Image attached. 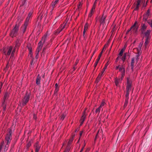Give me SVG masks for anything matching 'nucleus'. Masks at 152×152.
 <instances>
[{"instance_id": "14", "label": "nucleus", "mask_w": 152, "mask_h": 152, "mask_svg": "<svg viewBox=\"0 0 152 152\" xmlns=\"http://www.w3.org/2000/svg\"><path fill=\"white\" fill-rule=\"evenodd\" d=\"M97 0H96L88 16L89 17H91L94 13L95 8V4L96 3Z\"/></svg>"}, {"instance_id": "50", "label": "nucleus", "mask_w": 152, "mask_h": 152, "mask_svg": "<svg viewBox=\"0 0 152 152\" xmlns=\"http://www.w3.org/2000/svg\"><path fill=\"white\" fill-rule=\"evenodd\" d=\"M34 118L35 119H36V118H37L35 116V115H34Z\"/></svg>"}, {"instance_id": "11", "label": "nucleus", "mask_w": 152, "mask_h": 152, "mask_svg": "<svg viewBox=\"0 0 152 152\" xmlns=\"http://www.w3.org/2000/svg\"><path fill=\"white\" fill-rule=\"evenodd\" d=\"M12 49V47L10 46V47H9L7 48V53H6L5 50L4 49L3 50V52H4V54L5 55H7V56H9L10 54L11 53Z\"/></svg>"}, {"instance_id": "33", "label": "nucleus", "mask_w": 152, "mask_h": 152, "mask_svg": "<svg viewBox=\"0 0 152 152\" xmlns=\"http://www.w3.org/2000/svg\"><path fill=\"white\" fill-rule=\"evenodd\" d=\"M101 109V107H99L98 108H97L96 110L95 111V113H98L99 114Z\"/></svg>"}, {"instance_id": "26", "label": "nucleus", "mask_w": 152, "mask_h": 152, "mask_svg": "<svg viewBox=\"0 0 152 152\" xmlns=\"http://www.w3.org/2000/svg\"><path fill=\"white\" fill-rule=\"evenodd\" d=\"M8 93H6L4 94V101L3 103V105H4L5 101L6 100V99H7V97H8Z\"/></svg>"}, {"instance_id": "36", "label": "nucleus", "mask_w": 152, "mask_h": 152, "mask_svg": "<svg viewBox=\"0 0 152 152\" xmlns=\"http://www.w3.org/2000/svg\"><path fill=\"white\" fill-rule=\"evenodd\" d=\"M26 0H22V4L21 5V6L22 5V6H24L25 5V2H26Z\"/></svg>"}, {"instance_id": "42", "label": "nucleus", "mask_w": 152, "mask_h": 152, "mask_svg": "<svg viewBox=\"0 0 152 152\" xmlns=\"http://www.w3.org/2000/svg\"><path fill=\"white\" fill-rule=\"evenodd\" d=\"M121 57H120L119 56V55H118V57H117V58H116V62H117V61H118V60H119V59L120 58H121Z\"/></svg>"}, {"instance_id": "20", "label": "nucleus", "mask_w": 152, "mask_h": 152, "mask_svg": "<svg viewBox=\"0 0 152 152\" xmlns=\"http://www.w3.org/2000/svg\"><path fill=\"white\" fill-rule=\"evenodd\" d=\"M28 23H25L24 25L21 27V31L23 33H24L26 31L27 27L28 25Z\"/></svg>"}, {"instance_id": "58", "label": "nucleus", "mask_w": 152, "mask_h": 152, "mask_svg": "<svg viewBox=\"0 0 152 152\" xmlns=\"http://www.w3.org/2000/svg\"><path fill=\"white\" fill-rule=\"evenodd\" d=\"M1 3L0 1V5L1 4Z\"/></svg>"}, {"instance_id": "28", "label": "nucleus", "mask_w": 152, "mask_h": 152, "mask_svg": "<svg viewBox=\"0 0 152 152\" xmlns=\"http://www.w3.org/2000/svg\"><path fill=\"white\" fill-rule=\"evenodd\" d=\"M34 146L36 148L35 151H39L40 148V146L39 145L38 143H37Z\"/></svg>"}, {"instance_id": "25", "label": "nucleus", "mask_w": 152, "mask_h": 152, "mask_svg": "<svg viewBox=\"0 0 152 152\" xmlns=\"http://www.w3.org/2000/svg\"><path fill=\"white\" fill-rule=\"evenodd\" d=\"M41 80V77L39 76V75H38L36 79V83L37 85L39 84H40V82Z\"/></svg>"}, {"instance_id": "18", "label": "nucleus", "mask_w": 152, "mask_h": 152, "mask_svg": "<svg viewBox=\"0 0 152 152\" xmlns=\"http://www.w3.org/2000/svg\"><path fill=\"white\" fill-rule=\"evenodd\" d=\"M43 43V42H42L41 41L38 44V47L36 50L38 52H39V51L42 48Z\"/></svg>"}, {"instance_id": "31", "label": "nucleus", "mask_w": 152, "mask_h": 152, "mask_svg": "<svg viewBox=\"0 0 152 152\" xmlns=\"http://www.w3.org/2000/svg\"><path fill=\"white\" fill-rule=\"evenodd\" d=\"M70 144L68 143L67 147L65 150H66L67 151H69L70 148Z\"/></svg>"}, {"instance_id": "32", "label": "nucleus", "mask_w": 152, "mask_h": 152, "mask_svg": "<svg viewBox=\"0 0 152 152\" xmlns=\"http://www.w3.org/2000/svg\"><path fill=\"white\" fill-rule=\"evenodd\" d=\"M104 50V48L103 49L102 51V52L100 53V54H99V56H98V58L96 59V60H98V61H99L100 59V58L102 56V53H103V50Z\"/></svg>"}, {"instance_id": "46", "label": "nucleus", "mask_w": 152, "mask_h": 152, "mask_svg": "<svg viewBox=\"0 0 152 152\" xmlns=\"http://www.w3.org/2000/svg\"><path fill=\"white\" fill-rule=\"evenodd\" d=\"M131 30L132 31V29H131V28H130L127 31V32H126V34H128V33H129V31H130Z\"/></svg>"}, {"instance_id": "30", "label": "nucleus", "mask_w": 152, "mask_h": 152, "mask_svg": "<svg viewBox=\"0 0 152 152\" xmlns=\"http://www.w3.org/2000/svg\"><path fill=\"white\" fill-rule=\"evenodd\" d=\"M147 23L151 28H152V20H147Z\"/></svg>"}, {"instance_id": "1", "label": "nucleus", "mask_w": 152, "mask_h": 152, "mask_svg": "<svg viewBox=\"0 0 152 152\" xmlns=\"http://www.w3.org/2000/svg\"><path fill=\"white\" fill-rule=\"evenodd\" d=\"M12 133V131L10 129L9 133L7 134L6 137L5 141H3L1 143L0 145V152H1L3 149L4 152H6L7 150L11 139Z\"/></svg>"}, {"instance_id": "24", "label": "nucleus", "mask_w": 152, "mask_h": 152, "mask_svg": "<svg viewBox=\"0 0 152 152\" xmlns=\"http://www.w3.org/2000/svg\"><path fill=\"white\" fill-rule=\"evenodd\" d=\"M126 49V47H124L121 50L119 54V55L120 57H121L123 55V53L125 51Z\"/></svg>"}, {"instance_id": "53", "label": "nucleus", "mask_w": 152, "mask_h": 152, "mask_svg": "<svg viewBox=\"0 0 152 152\" xmlns=\"http://www.w3.org/2000/svg\"><path fill=\"white\" fill-rule=\"evenodd\" d=\"M98 132H98L97 133V134L96 135V137H95V139H96V138L98 134Z\"/></svg>"}, {"instance_id": "47", "label": "nucleus", "mask_w": 152, "mask_h": 152, "mask_svg": "<svg viewBox=\"0 0 152 152\" xmlns=\"http://www.w3.org/2000/svg\"><path fill=\"white\" fill-rule=\"evenodd\" d=\"M86 30H86L85 29H84V30H83V34H85V33L86 32Z\"/></svg>"}, {"instance_id": "61", "label": "nucleus", "mask_w": 152, "mask_h": 152, "mask_svg": "<svg viewBox=\"0 0 152 152\" xmlns=\"http://www.w3.org/2000/svg\"><path fill=\"white\" fill-rule=\"evenodd\" d=\"M127 104V102H125V104Z\"/></svg>"}, {"instance_id": "7", "label": "nucleus", "mask_w": 152, "mask_h": 152, "mask_svg": "<svg viewBox=\"0 0 152 152\" xmlns=\"http://www.w3.org/2000/svg\"><path fill=\"white\" fill-rule=\"evenodd\" d=\"M137 21H135L133 25L131 27L132 29L131 32L134 33H137V32L138 27L136 26Z\"/></svg>"}, {"instance_id": "23", "label": "nucleus", "mask_w": 152, "mask_h": 152, "mask_svg": "<svg viewBox=\"0 0 152 152\" xmlns=\"http://www.w3.org/2000/svg\"><path fill=\"white\" fill-rule=\"evenodd\" d=\"M58 1L57 0H56L54 2H52V3L51 7L52 8V10H53V8L55 7V5L57 4Z\"/></svg>"}, {"instance_id": "56", "label": "nucleus", "mask_w": 152, "mask_h": 152, "mask_svg": "<svg viewBox=\"0 0 152 152\" xmlns=\"http://www.w3.org/2000/svg\"><path fill=\"white\" fill-rule=\"evenodd\" d=\"M45 48H44L43 49V53L45 51Z\"/></svg>"}, {"instance_id": "40", "label": "nucleus", "mask_w": 152, "mask_h": 152, "mask_svg": "<svg viewBox=\"0 0 152 152\" xmlns=\"http://www.w3.org/2000/svg\"><path fill=\"white\" fill-rule=\"evenodd\" d=\"M73 140V139H70L68 143L70 144H71L72 141Z\"/></svg>"}, {"instance_id": "52", "label": "nucleus", "mask_w": 152, "mask_h": 152, "mask_svg": "<svg viewBox=\"0 0 152 152\" xmlns=\"http://www.w3.org/2000/svg\"><path fill=\"white\" fill-rule=\"evenodd\" d=\"M82 134H83V132H81L80 133V136H81Z\"/></svg>"}, {"instance_id": "13", "label": "nucleus", "mask_w": 152, "mask_h": 152, "mask_svg": "<svg viewBox=\"0 0 152 152\" xmlns=\"http://www.w3.org/2000/svg\"><path fill=\"white\" fill-rule=\"evenodd\" d=\"M18 30V27H17L16 26L12 31L10 34V36L12 37L15 36L17 33Z\"/></svg>"}, {"instance_id": "10", "label": "nucleus", "mask_w": 152, "mask_h": 152, "mask_svg": "<svg viewBox=\"0 0 152 152\" xmlns=\"http://www.w3.org/2000/svg\"><path fill=\"white\" fill-rule=\"evenodd\" d=\"M32 10H31L29 12L28 16L26 18V21L25 22V23H27L28 24L29 21L31 20V19L32 16Z\"/></svg>"}, {"instance_id": "44", "label": "nucleus", "mask_w": 152, "mask_h": 152, "mask_svg": "<svg viewBox=\"0 0 152 152\" xmlns=\"http://www.w3.org/2000/svg\"><path fill=\"white\" fill-rule=\"evenodd\" d=\"M85 146V144H84L83 147L81 148V149L80 152H83V149L84 148V147Z\"/></svg>"}, {"instance_id": "15", "label": "nucleus", "mask_w": 152, "mask_h": 152, "mask_svg": "<svg viewBox=\"0 0 152 152\" xmlns=\"http://www.w3.org/2000/svg\"><path fill=\"white\" fill-rule=\"evenodd\" d=\"M106 18L105 15H103L101 17H99V22L100 23V24H104L105 22V20Z\"/></svg>"}, {"instance_id": "34", "label": "nucleus", "mask_w": 152, "mask_h": 152, "mask_svg": "<svg viewBox=\"0 0 152 152\" xmlns=\"http://www.w3.org/2000/svg\"><path fill=\"white\" fill-rule=\"evenodd\" d=\"M105 104V102L104 101H103L101 103L100 106H99L101 108Z\"/></svg>"}, {"instance_id": "8", "label": "nucleus", "mask_w": 152, "mask_h": 152, "mask_svg": "<svg viewBox=\"0 0 152 152\" xmlns=\"http://www.w3.org/2000/svg\"><path fill=\"white\" fill-rule=\"evenodd\" d=\"M141 2L142 3H145V0H142V1H141V0H137L136 6L134 9L135 10H137L138 9L140 6V4L141 3ZM143 6L144 7L145 6L144 3Z\"/></svg>"}, {"instance_id": "16", "label": "nucleus", "mask_w": 152, "mask_h": 152, "mask_svg": "<svg viewBox=\"0 0 152 152\" xmlns=\"http://www.w3.org/2000/svg\"><path fill=\"white\" fill-rule=\"evenodd\" d=\"M144 36H145L146 37L145 42V46H146L149 43V41L151 39V37L150 36V34H148L147 35Z\"/></svg>"}, {"instance_id": "55", "label": "nucleus", "mask_w": 152, "mask_h": 152, "mask_svg": "<svg viewBox=\"0 0 152 152\" xmlns=\"http://www.w3.org/2000/svg\"><path fill=\"white\" fill-rule=\"evenodd\" d=\"M69 152V151H67L66 150H65V151H64V152Z\"/></svg>"}, {"instance_id": "35", "label": "nucleus", "mask_w": 152, "mask_h": 152, "mask_svg": "<svg viewBox=\"0 0 152 152\" xmlns=\"http://www.w3.org/2000/svg\"><path fill=\"white\" fill-rule=\"evenodd\" d=\"M88 23H86L85 24V26H84V29L87 30L88 28Z\"/></svg>"}, {"instance_id": "9", "label": "nucleus", "mask_w": 152, "mask_h": 152, "mask_svg": "<svg viewBox=\"0 0 152 152\" xmlns=\"http://www.w3.org/2000/svg\"><path fill=\"white\" fill-rule=\"evenodd\" d=\"M131 83L132 82L130 79L129 78H127V83L126 87V91H130L131 89Z\"/></svg>"}, {"instance_id": "19", "label": "nucleus", "mask_w": 152, "mask_h": 152, "mask_svg": "<svg viewBox=\"0 0 152 152\" xmlns=\"http://www.w3.org/2000/svg\"><path fill=\"white\" fill-rule=\"evenodd\" d=\"M86 115L85 114V110L83 112V115H82V117H81L80 120V121L81 123V125L82 124H83V122H84V121L85 120V119L86 118Z\"/></svg>"}, {"instance_id": "4", "label": "nucleus", "mask_w": 152, "mask_h": 152, "mask_svg": "<svg viewBox=\"0 0 152 152\" xmlns=\"http://www.w3.org/2000/svg\"><path fill=\"white\" fill-rule=\"evenodd\" d=\"M30 93L27 92L26 94L23 99L22 101V105L24 106L26 104L29 100L30 97Z\"/></svg>"}, {"instance_id": "37", "label": "nucleus", "mask_w": 152, "mask_h": 152, "mask_svg": "<svg viewBox=\"0 0 152 152\" xmlns=\"http://www.w3.org/2000/svg\"><path fill=\"white\" fill-rule=\"evenodd\" d=\"M129 91H126V98H128V97L129 94Z\"/></svg>"}, {"instance_id": "3", "label": "nucleus", "mask_w": 152, "mask_h": 152, "mask_svg": "<svg viewBox=\"0 0 152 152\" xmlns=\"http://www.w3.org/2000/svg\"><path fill=\"white\" fill-rule=\"evenodd\" d=\"M116 70L119 69V71L121 73V75L122 79H123L125 74V69L124 66L123 65H118L115 67Z\"/></svg>"}, {"instance_id": "29", "label": "nucleus", "mask_w": 152, "mask_h": 152, "mask_svg": "<svg viewBox=\"0 0 152 152\" xmlns=\"http://www.w3.org/2000/svg\"><path fill=\"white\" fill-rule=\"evenodd\" d=\"M140 49H141V48H140L139 49H137V50H138V54L136 56V57H137V58H136V64L137 63V62H138V60L139 59V58H138V56H139V51H140Z\"/></svg>"}, {"instance_id": "27", "label": "nucleus", "mask_w": 152, "mask_h": 152, "mask_svg": "<svg viewBox=\"0 0 152 152\" xmlns=\"http://www.w3.org/2000/svg\"><path fill=\"white\" fill-rule=\"evenodd\" d=\"M134 58H132V61L131 63V69L132 71L133 70L134 65Z\"/></svg>"}, {"instance_id": "17", "label": "nucleus", "mask_w": 152, "mask_h": 152, "mask_svg": "<svg viewBox=\"0 0 152 152\" xmlns=\"http://www.w3.org/2000/svg\"><path fill=\"white\" fill-rule=\"evenodd\" d=\"M66 23H65L64 25H61L59 28L58 29L57 32L58 33H59L61 31H62V30H63V29L65 28H66L67 27H66Z\"/></svg>"}, {"instance_id": "48", "label": "nucleus", "mask_w": 152, "mask_h": 152, "mask_svg": "<svg viewBox=\"0 0 152 152\" xmlns=\"http://www.w3.org/2000/svg\"><path fill=\"white\" fill-rule=\"evenodd\" d=\"M41 12L40 13V14H39L38 17V18H39L40 17V16L41 17H42V15H41Z\"/></svg>"}, {"instance_id": "60", "label": "nucleus", "mask_w": 152, "mask_h": 152, "mask_svg": "<svg viewBox=\"0 0 152 152\" xmlns=\"http://www.w3.org/2000/svg\"><path fill=\"white\" fill-rule=\"evenodd\" d=\"M39 152V151H35V152Z\"/></svg>"}, {"instance_id": "49", "label": "nucleus", "mask_w": 152, "mask_h": 152, "mask_svg": "<svg viewBox=\"0 0 152 152\" xmlns=\"http://www.w3.org/2000/svg\"><path fill=\"white\" fill-rule=\"evenodd\" d=\"M55 86H56V88L58 87V85L57 83H56L55 84Z\"/></svg>"}, {"instance_id": "45", "label": "nucleus", "mask_w": 152, "mask_h": 152, "mask_svg": "<svg viewBox=\"0 0 152 152\" xmlns=\"http://www.w3.org/2000/svg\"><path fill=\"white\" fill-rule=\"evenodd\" d=\"M98 61H98V60H96V61L95 62V63L94 64V65L95 66H96Z\"/></svg>"}, {"instance_id": "38", "label": "nucleus", "mask_w": 152, "mask_h": 152, "mask_svg": "<svg viewBox=\"0 0 152 152\" xmlns=\"http://www.w3.org/2000/svg\"><path fill=\"white\" fill-rule=\"evenodd\" d=\"M126 57V54H125L121 58L122 60L123 61H124Z\"/></svg>"}, {"instance_id": "57", "label": "nucleus", "mask_w": 152, "mask_h": 152, "mask_svg": "<svg viewBox=\"0 0 152 152\" xmlns=\"http://www.w3.org/2000/svg\"><path fill=\"white\" fill-rule=\"evenodd\" d=\"M29 50H30V53H31V50H30V48H29Z\"/></svg>"}, {"instance_id": "12", "label": "nucleus", "mask_w": 152, "mask_h": 152, "mask_svg": "<svg viewBox=\"0 0 152 152\" xmlns=\"http://www.w3.org/2000/svg\"><path fill=\"white\" fill-rule=\"evenodd\" d=\"M150 14V11L149 10H148L146 13L144 15L143 18V20L145 22L147 20L148 17L149 16Z\"/></svg>"}, {"instance_id": "6", "label": "nucleus", "mask_w": 152, "mask_h": 152, "mask_svg": "<svg viewBox=\"0 0 152 152\" xmlns=\"http://www.w3.org/2000/svg\"><path fill=\"white\" fill-rule=\"evenodd\" d=\"M109 64V63L108 62V61L105 64V66H104V68H103V69L102 70L101 73L99 74L98 77L96 78V82H98L99 80L101 77L102 76L103 73L104 72L105 69L107 68Z\"/></svg>"}, {"instance_id": "22", "label": "nucleus", "mask_w": 152, "mask_h": 152, "mask_svg": "<svg viewBox=\"0 0 152 152\" xmlns=\"http://www.w3.org/2000/svg\"><path fill=\"white\" fill-rule=\"evenodd\" d=\"M48 34H46L45 35L42 37V38L41 39V41L43 42V43H44L45 42L46 40L48 38Z\"/></svg>"}, {"instance_id": "62", "label": "nucleus", "mask_w": 152, "mask_h": 152, "mask_svg": "<svg viewBox=\"0 0 152 152\" xmlns=\"http://www.w3.org/2000/svg\"><path fill=\"white\" fill-rule=\"evenodd\" d=\"M58 1H59V0H57Z\"/></svg>"}, {"instance_id": "41", "label": "nucleus", "mask_w": 152, "mask_h": 152, "mask_svg": "<svg viewBox=\"0 0 152 152\" xmlns=\"http://www.w3.org/2000/svg\"><path fill=\"white\" fill-rule=\"evenodd\" d=\"M58 87L56 88V89H55V91H54L55 93H57L58 92Z\"/></svg>"}, {"instance_id": "43", "label": "nucleus", "mask_w": 152, "mask_h": 152, "mask_svg": "<svg viewBox=\"0 0 152 152\" xmlns=\"http://www.w3.org/2000/svg\"><path fill=\"white\" fill-rule=\"evenodd\" d=\"M64 117H65L64 115H63L61 118V120H63L64 119Z\"/></svg>"}, {"instance_id": "5", "label": "nucleus", "mask_w": 152, "mask_h": 152, "mask_svg": "<svg viewBox=\"0 0 152 152\" xmlns=\"http://www.w3.org/2000/svg\"><path fill=\"white\" fill-rule=\"evenodd\" d=\"M21 42V39H18L16 42L15 46V47L14 50L12 51L11 54V57L13 56L14 53H15L16 49L18 48L20 45Z\"/></svg>"}, {"instance_id": "21", "label": "nucleus", "mask_w": 152, "mask_h": 152, "mask_svg": "<svg viewBox=\"0 0 152 152\" xmlns=\"http://www.w3.org/2000/svg\"><path fill=\"white\" fill-rule=\"evenodd\" d=\"M121 77L120 79H118L116 78L115 79V83L116 86H119V84L120 82L122 80Z\"/></svg>"}, {"instance_id": "2", "label": "nucleus", "mask_w": 152, "mask_h": 152, "mask_svg": "<svg viewBox=\"0 0 152 152\" xmlns=\"http://www.w3.org/2000/svg\"><path fill=\"white\" fill-rule=\"evenodd\" d=\"M148 26V25L147 24L142 23L141 24L140 26L141 28L140 29V31L141 34L144 35H147L148 34H150L151 30L148 29L146 31Z\"/></svg>"}, {"instance_id": "54", "label": "nucleus", "mask_w": 152, "mask_h": 152, "mask_svg": "<svg viewBox=\"0 0 152 152\" xmlns=\"http://www.w3.org/2000/svg\"><path fill=\"white\" fill-rule=\"evenodd\" d=\"M3 108H4V111L5 110V109H6V107H3Z\"/></svg>"}, {"instance_id": "39", "label": "nucleus", "mask_w": 152, "mask_h": 152, "mask_svg": "<svg viewBox=\"0 0 152 152\" xmlns=\"http://www.w3.org/2000/svg\"><path fill=\"white\" fill-rule=\"evenodd\" d=\"M39 53V52H38L37 51H36V59H37L38 58Z\"/></svg>"}, {"instance_id": "59", "label": "nucleus", "mask_w": 152, "mask_h": 152, "mask_svg": "<svg viewBox=\"0 0 152 152\" xmlns=\"http://www.w3.org/2000/svg\"><path fill=\"white\" fill-rule=\"evenodd\" d=\"M126 45H125L124 47H125L126 48Z\"/></svg>"}, {"instance_id": "51", "label": "nucleus", "mask_w": 152, "mask_h": 152, "mask_svg": "<svg viewBox=\"0 0 152 152\" xmlns=\"http://www.w3.org/2000/svg\"><path fill=\"white\" fill-rule=\"evenodd\" d=\"M83 37H84V39H85L86 38V36L85 35V34H83Z\"/></svg>"}]
</instances>
